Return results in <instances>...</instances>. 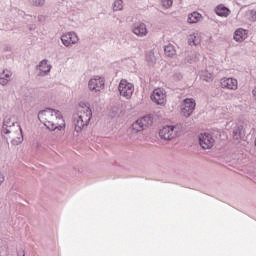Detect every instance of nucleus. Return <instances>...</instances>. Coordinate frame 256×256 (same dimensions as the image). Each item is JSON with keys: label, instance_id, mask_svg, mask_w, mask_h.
Returning <instances> with one entry per match:
<instances>
[{"label": "nucleus", "instance_id": "423d86ee", "mask_svg": "<svg viewBox=\"0 0 256 256\" xmlns=\"http://www.w3.org/2000/svg\"><path fill=\"white\" fill-rule=\"evenodd\" d=\"M153 124V119L151 116H144L140 119H137L133 124H132V129L135 131V133H139L140 131H144V129H147L149 125Z\"/></svg>", "mask_w": 256, "mask_h": 256}, {"label": "nucleus", "instance_id": "0eeeda50", "mask_svg": "<svg viewBox=\"0 0 256 256\" xmlns=\"http://www.w3.org/2000/svg\"><path fill=\"white\" fill-rule=\"evenodd\" d=\"M153 124V119L151 116H144L140 119H137L133 124H132V129L135 131V133H139L140 131H144V129H147L149 125Z\"/></svg>", "mask_w": 256, "mask_h": 256}, {"label": "nucleus", "instance_id": "6e6552de", "mask_svg": "<svg viewBox=\"0 0 256 256\" xmlns=\"http://www.w3.org/2000/svg\"><path fill=\"white\" fill-rule=\"evenodd\" d=\"M151 100L156 105H165L167 103V92L163 88H156L151 95Z\"/></svg>", "mask_w": 256, "mask_h": 256}, {"label": "nucleus", "instance_id": "dca6fc26", "mask_svg": "<svg viewBox=\"0 0 256 256\" xmlns=\"http://www.w3.org/2000/svg\"><path fill=\"white\" fill-rule=\"evenodd\" d=\"M12 75H13V73H11L10 70H3L0 73V85H2V87H5V85H7V83H9V81H11Z\"/></svg>", "mask_w": 256, "mask_h": 256}, {"label": "nucleus", "instance_id": "5701e85b", "mask_svg": "<svg viewBox=\"0 0 256 256\" xmlns=\"http://www.w3.org/2000/svg\"><path fill=\"white\" fill-rule=\"evenodd\" d=\"M113 11H123V0H115L112 4Z\"/></svg>", "mask_w": 256, "mask_h": 256}, {"label": "nucleus", "instance_id": "b1692460", "mask_svg": "<svg viewBox=\"0 0 256 256\" xmlns=\"http://www.w3.org/2000/svg\"><path fill=\"white\" fill-rule=\"evenodd\" d=\"M164 52L167 57H173V55H175V48L171 45H167L164 47Z\"/></svg>", "mask_w": 256, "mask_h": 256}, {"label": "nucleus", "instance_id": "4be33fe9", "mask_svg": "<svg viewBox=\"0 0 256 256\" xmlns=\"http://www.w3.org/2000/svg\"><path fill=\"white\" fill-rule=\"evenodd\" d=\"M170 127L173 129L174 137H179L184 129L183 124L170 125Z\"/></svg>", "mask_w": 256, "mask_h": 256}, {"label": "nucleus", "instance_id": "7c9ffc66", "mask_svg": "<svg viewBox=\"0 0 256 256\" xmlns=\"http://www.w3.org/2000/svg\"><path fill=\"white\" fill-rule=\"evenodd\" d=\"M29 29H30V31H35V25H31V26L29 27Z\"/></svg>", "mask_w": 256, "mask_h": 256}, {"label": "nucleus", "instance_id": "f257e3e1", "mask_svg": "<svg viewBox=\"0 0 256 256\" xmlns=\"http://www.w3.org/2000/svg\"><path fill=\"white\" fill-rule=\"evenodd\" d=\"M38 119L49 131H62L65 129V120L61 111L52 108H46L38 113Z\"/></svg>", "mask_w": 256, "mask_h": 256}, {"label": "nucleus", "instance_id": "cd10ccee", "mask_svg": "<svg viewBox=\"0 0 256 256\" xmlns=\"http://www.w3.org/2000/svg\"><path fill=\"white\" fill-rule=\"evenodd\" d=\"M194 58V60H188V63H193L195 61H197V54L196 53H192V59Z\"/></svg>", "mask_w": 256, "mask_h": 256}, {"label": "nucleus", "instance_id": "412c9836", "mask_svg": "<svg viewBox=\"0 0 256 256\" xmlns=\"http://www.w3.org/2000/svg\"><path fill=\"white\" fill-rule=\"evenodd\" d=\"M17 129L20 133L19 136H17L16 138L11 140V144L12 145H21V143H23V129H21V126L19 124H17Z\"/></svg>", "mask_w": 256, "mask_h": 256}, {"label": "nucleus", "instance_id": "a878e982", "mask_svg": "<svg viewBox=\"0 0 256 256\" xmlns=\"http://www.w3.org/2000/svg\"><path fill=\"white\" fill-rule=\"evenodd\" d=\"M31 3L34 7H43V5H45V0H31Z\"/></svg>", "mask_w": 256, "mask_h": 256}, {"label": "nucleus", "instance_id": "9b49d317", "mask_svg": "<svg viewBox=\"0 0 256 256\" xmlns=\"http://www.w3.org/2000/svg\"><path fill=\"white\" fill-rule=\"evenodd\" d=\"M61 41L65 47H70V45H75L79 41V37L75 32H68L61 36Z\"/></svg>", "mask_w": 256, "mask_h": 256}, {"label": "nucleus", "instance_id": "6ab92c4d", "mask_svg": "<svg viewBox=\"0 0 256 256\" xmlns=\"http://www.w3.org/2000/svg\"><path fill=\"white\" fill-rule=\"evenodd\" d=\"M37 69H39L40 75H47V73L51 72V65H49L47 60L44 59L39 63Z\"/></svg>", "mask_w": 256, "mask_h": 256}, {"label": "nucleus", "instance_id": "a211bd4d", "mask_svg": "<svg viewBox=\"0 0 256 256\" xmlns=\"http://www.w3.org/2000/svg\"><path fill=\"white\" fill-rule=\"evenodd\" d=\"M247 39V30L239 28L234 32V40L238 43L245 41Z\"/></svg>", "mask_w": 256, "mask_h": 256}, {"label": "nucleus", "instance_id": "bb28decb", "mask_svg": "<svg viewBox=\"0 0 256 256\" xmlns=\"http://www.w3.org/2000/svg\"><path fill=\"white\" fill-rule=\"evenodd\" d=\"M162 6L165 7V9H169L173 5V0H161Z\"/></svg>", "mask_w": 256, "mask_h": 256}, {"label": "nucleus", "instance_id": "20e7f679", "mask_svg": "<svg viewBox=\"0 0 256 256\" xmlns=\"http://www.w3.org/2000/svg\"><path fill=\"white\" fill-rule=\"evenodd\" d=\"M118 91L121 97L131 99V97H133V93H135V85L125 79H122L118 85Z\"/></svg>", "mask_w": 256, "mask_h": 256}, {"label": "nucleus", "instance_id": "ddd939ff", "mask_svg": "<svg viewBox=\"0 0 256 256\" xmlns=\"http://www.w3.org/2000/svg\"><path fill=\"white\" fill-rule=\"evenodd\" d=\"M220 84L222 89H230L231 91L237 90L238 87V82L235 78H223Z\"/></svg>", "mask_w": 256, "mask_h": 256}, {"label": "nucleus", "instance_id": "2eb2a0df", "mask_svg": "<svg viewBox=\"0 0 256 256\" xmlns=\"http://www.w3.org/2000/svg\"><path fill=\"white\" fill-rule=\"evenodd\" d=\"M215 13L218 17H227L231 15V10L227 6L220 4L215 8Z\"/></svg>", "mask_w": 256, "mask_h": 256}, {"label": "nucleus", "instance_id": "aec40b11", "mask_svg": "<svg viewBox=\"0 0 256 256\" xmlns=\"http://www.w3.org/2000/svg\"><path fill=\"white\" fill-rule=\"evenodd\" d=\"M201 21V13L194 11L188 15V23L194 24Z\"/></svg>", "mask_w": 256, "mask_h": 256}, {"label": "nucleus", "instance_id": "39448f33", "mask_svg": "<svg viewBox=\"0 0 256 256\" xmlns=\"http://www.w3.org/2000/svg\"><path fill=\"white\" fill-rule=\"evenodd\" d=\"M195 107H197V102H195V99L185 98L181 108L183 117H191V115H193V111H195Z\"/></svg>", "mask_w": 256, "mask_h": 256}, {"label": "nucleus", "instance_id": "f03ea898", "mask_svg": "<svg viewBox=\"0 0 256 256\" xmlns=\"http://www.w3.org/2000/svg\"><path fill=\"white\" fill-rule=\"evenodd\" d=\"M91 117H93V111L89 103H80L77 118L74 119L75 132L81 133L91 122Z\"/></svg>", "mask_w": 256, "mask_h": 256}, {"label": "nucleus", "instance_id": "4468645a", "mask_svg": "<svg viewBox=\"0 0 256 256\" xmlns=\"http://www.w3.org/2000/svg\"><path fill=\"white\" fill-rule=\"evenodd\" d=\"M159 136L161 137V139H164V141H171V139H175V134L173 133V128L171 127V125L164 126L159 131Z\"/></svg>", "mask_w": 256, "mask_h": 256}, {"label": "nucleus", "instance_id": "f8f14e48", "mask_svg": "<svg viewBox=\"0 0 256 256\" xmlns=\"http://www.w3.org/2000/svg\"><path fill=\"white\" fill-rule=\"evenodd\" d=\"M132 33L137 35V37H147L149 30H147V25L145 23L137 22L133 25Z\"/></svg>", "mask_w": 256, "mask_h": 256}, {"label": "nucleus", "instance_id": "393cba45", "mask_svg": "<svg viewBox=\"0 0 256 256\" xmlns=\"http://www.w3.org/2000/svg\"><path fill=\"white\" fill-rule=\"evenodd\" d=\"M146 61L150 65H153V63H155L156 59H155V53L153 51L147 52V54H146Z\"/></svg>", "mask_w": 256, "mask_h": 256}, {"label": "nucleus", "instance_id": "c85d7f7f", "mask_svg": "<svg viewBox=\"0 0 256 256\" xmlns=\"http://www.w3.org/2000/svg\"><path fill=\"white\" fill-rule=\"evenodd\" d=\"M3 181H5V176L0 173V185L3 183Z\"/></svg>", "mask_w": 256, "mask_h": 256}, {"label": "nucleus", "instance_id": "f3484780", "mask_svg": "<svg viewBox=\"0 0 256 256\" xmlns=\"http://www.w3.org/2000/svg\"><path fill=\"white\" fill-rule=\"evenodd\" d=\"M187 39L188 45H190L191 47H197V45L201 43V37L199 36V33L196 32L188 35Z\"/></svg>", "mask_w": 256, "mask_h": 256}, {"label": "nucleus", "instance_id": "9d476101", "mask_svg": "<svg viewBox=\"0 0 256 256\" xmlns=\"http://www.w3.org/2000/svg\"><path fill=\"white\" fill-rule=\"evenodd\" d=\"M88 87L91 91L97 93L101 91L103 87H105V80L100 76H94L92 79L89 80Z\"/></svg>", "mask_w": 256, "mask_h": 256}, {"label": "nucleus", "instance_id": "7ed1b4c3", "mask_svg": "<svg viewBox=\"0 0 256 256\" xmlns=\"http://www.w3.org/2000/svg\"><path fill=\"white\" fill-rule=\"evenodd\" d=\"M15 125L17 124V120L15 119V116H5L1 128V135L4 139H9L5 135H13L15 133Z\"/></svg>", "mask_w": 256, "mask_h": 256}, {"label": "nucleus", "instance_id": "c756f323", "mask_svg": "<svg viewBox=\"0 0 256 256\" xmlns=\"http://www.w3.org/2000/svg\"><path fill=\"white\" fill-rule=\"evenodd\" d=\"M18 256H25V251L24 250H19L18 251Z\"/></svg>", "mask_w": 256, "mask_h": 256}, {"label": "nucleus", "instance_id": "1a4fd4ad", "mask_svg": "<svg viewBox=\"0 0 256 256\" xmlns=\"http://www.w3.org/2000/svg\"><path fill=\"white\" fill-rule=\"evenodd\" d=\"M199 144L202 149H211L213 145H215V138L207 132L201 133L199 136Z\"/></svg>", "mask_w": 256, "mask_h": 256}]
</instances>
